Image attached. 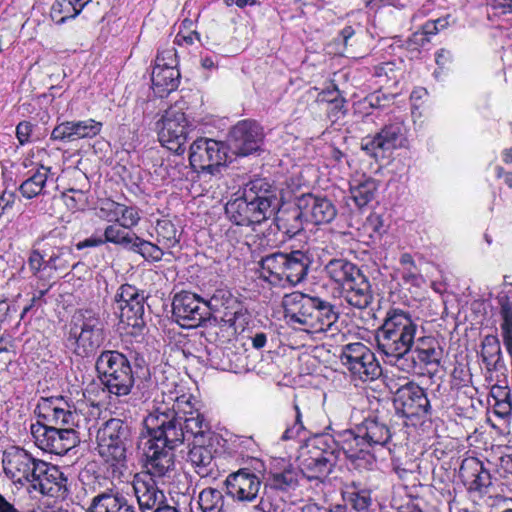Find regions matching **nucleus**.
Listing matches in <instances>:
<instances>
[{
    "instance_id": "obj_54",
    "label": "nucleus",
    "mask_w": 512,
    "mask_h": 512,
    "mask_svg": "<svg viewBox=\"0 0 512 512\" xmlns=\"http://www.w3.org/2000/svg\"><path fill=\"white\" fill-rule=\"evenodd\" d=\"M347 501L355 510L363 511L371 505V493L366 489L348 492Z\"/></svg>"
},
{
    "instance_id": "obj_34",
    "label": "nucleus",
    "mask_w": 512,
    "mask_h": 512,
    "mask_svg": "<svg viewBox=\"0 0 512 512\" xmlns=\"http://www.w3.org/2000/svg\"><path fill=\"white\" fill-rule=\"evenodd\" d=\"M498 304L503 344L512 357V297L501 294L498 296Z\"/></svg>"
},
{
    "instance_id": "obj_27",
    "label": "nucleus",
    "mask_w": 512,
    "mask_h": 512,
    "mask_svg": "<svg viewBox=\"0 0 512 512\" xmlns=\"http://www.w3.org/2000/svg\"><path fill=\"white\" fill-rule=\"evenodd\" d=\"M102 122L88 118L78 121H64L54 127L51 138L63 142L94 138L102 130Z\"/></svg>"
},
{
    "instance_id": "obj_12",
    "label": "nucleus",
    "mask_w": 512,
    "mask_h": 512,
    "mask_svg": "<svg viewBox=\"0 0 512 512\" xmlns=\"http://www.w3.org/2000/svg\"><path fill=\"white\" fill-rule=\"evenodd\" d=\"M156 127L163 146L177 154L185 151L189 124L182 104L175 103L166 109Z\"/></svg>"
},
{
    "instance_id": "obj_63",
    "label": "nucleus",
    "mask_w": 512,
    "mask_h": 512,
    "mask_svg": "<svg viewBox=\"0 0 512 512\" xmlns=\"http://www.w3.org/2000/svg\"><path fill=\"white\" fill-rule=\"evenodd\" d=\"M495 8L501 9L502 13H512V0H496Z\"/></svg>"
},
{
    "instance_id": "obj_52",
    "label": "nucleus",
    "mask_w": 512,
    "mask_h": 512,
    "mask_svg": "<svg viewBox=\"0 0 512 512\" xmlns=\"http://www.w3.org/2000/svg\"><path fill=\"white\" fill-rule=\"evenodd\" d=\"M71 251L67 248H58L53 251L46 262V266L54 270H65L69 267L68 258L71 257Z\"/></svg>"
},
{
    "instance_id": "obj_57",
    "label": "nucleus",
    "mask_w": 512,
    "mask_h": 512,
    "mask_svg": "<svg viewBox=\"0 0 512 512\" xmlns=\"http://www.w3.org/2000/svg\"><path fill=\"white\" fill-rule=\"evenodd\" d=\"M28 264L34 274L38 273L43 265V256L39 251L34 250L31 252Z\"/></svg>"
},
{
    "instance_id": "obj_7",
    "label": "nucleus",
    "mask_w": 512,
    "mask_h": 512,
    "mask_svg": "<svg viewBox=\"0 0 512 512\" xmlns=\"http://www.w3.org/2000/svg\"><path fill=\"white\" fill-rule=\"evenodd\" d=\"M97 450L111 466L124 467L133 445V429L130 422L111 418L98 428Z\"/></svg>"
},
{
    "instance_id": "obj_23",
    "label": "nucleus",
    "mask_w": 512,
    "mask_h": 512,
    "mask_svg": "<svg viewBox=\"0 0 512 512\" xmlns=\"http://www.w3.org/2000/svg\"><path fill=\"white\" fill-rule=\"evenodd\" d=\"M65 482L66 478L56 466L41 460L27 488L43 495L59 497L66 491Z\"/></svg>"
},
{
    "instance_id": "obj_29",
    "label": "nucleus",
    "mask_w": 512,
    "mask_h": 512,
    "mask_svg": "<svg viewBox=\"0 0 512 512\" xmlns=\"http://www.w3.org/2000/svg\"><path fill=\"white\" fill-rule=\"evenodd\" d=\"M188 461L200 478L215 480L218 477L219 471L213 449L204 445L203 442L194 443L188 453Z\"/></svg>"
},
{
    "instance_id": "obj_3",
    "label": "nucleus",
    "mask_w": 512,
    "mask_h": 512,
    "mask_svg": "<svg viewBox=\"0 0 512 512\" xmlns=\"http://www.w3.org/2000/svg\"><path fill=\"white\" fill-rule=\"evenodd\" d=\"M391 437L386 423L377 417H368L353 430L340 434L338 444L356 468L371 470L376 463L375 451L385 447Z\"/></svg>"
},
{
    "instance_id": "obj_48",
    "label": "nucleus",
    "mask_w": 512,
    "mask_h": 512,
    "mask_svg": "<svg viewBox=\"0 0 512 512\" xmlns=\"http://www.w3.org/2000/svg\"><path fill=\"white\" fill-rule=\"evenodd\" d=\"M399 262L401 264L403 280L414 286H420L423 283V277L416 266L413 257L409 253H403L400 256Z\"/></svg>"
},
{
    "instance_id": "obj_2",
    "label": "nucleus",
    "mask_w": 512,
    "mask_h": 512,
    "mask_svg": "<svg viewBox=\"0 0 512 512\" xmlns=\"http://www.w3.org/2000/svg\"><path fill=\"white\" fill-rule=\"evenodd\" d=\"M39 416L47 423L31 424L30 431L35 445L44 452L63 455L74 448L79 437L74 429L79 414L70 409L63 398H41L38 403Z\"/></svg>"
},
{
    "instance_id": "obj_56",
    "label": "nucleus",
    "mask_w": 512,
    "mask_h": 512,
    "mask_svg": "<svg viewBox=\"0 0 512 512\" xmlns=\"http://www.w3.org/2000/svg\"><path fill=\"white\" fill-rule=\"evenodd\" d=\"M511 410H512V404H511L510 398L505 399V400L495 401L494 406H493L494 413L501 418H505V417L509 416L511 413Z\"/></svg>"
},
{
    "instance_id": "obj_55",
    "label": "nucleus",
    "mask_w": 512,
    "mask_h": 512,
    "mask_svg": "<svg viewBox=\"0 0 512 512\" xmlns=\"http://www.w3.org/2000/svg\"><path fill=\"white\" fill-rule=\"evenodd\" d=\"M32 132V124L29 122H20L16 127V136L21 145H24L30 141Z\"/></svg>"
},
{
    "instance_id": "obj_33",
    "label": "nucleus",
    "mask_w": 512,
    "mask_h": 512,
    "mask_svg": "<svg viewBox=\"0 0 512 512\" xmlns=\"http://www.w3.org/2000/svg\"><path fill=\"white\" fill-rule=\"evenodd\" d=\"M87 512H136L123 495L103 492L95 496Z\"/></svg>"
},
{
    "instance_id": "obj_38",
    "label": "nucleus",
    "mask_w": 512,
    "mask_h": 512,
    "mask_svg": "<svg viewBox=\"0 0 512 512\" xmlns=\"http://www.w3.org/2000/svg\"><path fill=\"white\" fill-rule=\"evenodd\" d=\"M303 220H305L303 211L298 206L281 211L276 217L278 228L290 237L303 230Z\"/></svg>"
},
{
    "instance_id": "obj_17",
    "label": "nucleus",
    "mask_w": 512,
    "mask_h": 512,
    "mask_svg": "<svg viewBox=\"0 0 512 512\" xmlns=\"http://www.w3.org/2000/svg\"><path fill=\"white\" fill-rule=\"evenodd\" d=\"M189 160L194 169L216 174L227 160L226 146L213 139L199 138L190 146Z\"/></svg>"
},
{
    "instance_id": "obj_43",
    "label": "nucleus",
    "mask_w": 512,
    "mask_h": 512,
    "mask_svg": "<svg viewBox=\"0 0 512 512\" xmlns=\"http://www.w3.org/2000/svg\"><path fill=\"white\" fill-rule=\"evenodd\" d=\"M481 357L488 369L495 368L501 359L500 341L495 335L484 337L481 345Z\"/></svg>"
},
{
    "instance_id": "obj_45",
    "label": "nucleus",
    "mask_w": 512,
    "mask_h": 512,
    "mask_svg": "<svg viewBox=\"0 0 512 512\" xmlns=\"http://www.w3.org/2000/svg\"><path fill=\"white\" fill-rule=\"evenodd\" d=\"M243 196L246 203L249 204L248 209L250 211L249 214L253 224H260L275 215L276 210L270 208L266 201L258 202L255 200V196L250 192L248 193V196L244 194Z\"/></svg>"
},
{
    "instance_id": "obj_6",
    "label": "nucleus",
    "mask_w": 512,
    "mask_h": 512,
    "mask_svg": "<svg viewBox=\"0 0 512 512\" xmlns=\"http://www.w3.org/2000/svg\"><path fill=\"white\" fill-rule=\"evenodd\" d=\"M311 262L310 255L302 250L272 253L260 261L261 276L272 285L295 286L305 279Z\"/></svg>"
},
{
    "instance_id": "obj_30",
    "label": "nucleus",
    "mask_w": 512,
    "mask_h": 512,
    "mask_svg": "<svg viewBox=\"0 0 512 512\" xmlns=\"http://www.w3.org/2000/svg\"><path fill=\"white\" fill-rule=\"evenodd\" d=\"M133 488L139 506L144 512L164 506V493L158 489L154 479L137 475L133 481Z\"/></svg>"
},
{
    "instance_id": "obj_40",
    "label": "nucleus",
    "mask_w": 512,
    "mask_h": 512,
    "mask_svg": "<svg viewBox=\"0 0 512 512\" xmlns=\"http://www.w3.org/2000/svg\"><path fill=\"white\" fill-rule=\"evenodd\" d=\"M50 168L41 166L32 176L27 178L19 187L21 195L27 199L38 196L47 182Z\"/></svg>"
},
{
    "instance_id": "obj_8",
    "label": "nucleus",
    "mask_w": 512,
    "mask_h": 512,
    "mask_svg": "<svg viewBox=\"0 0 512 512\" xmlns=\"http://www.w3.org/2000/svg\"><path fill=\"white\" fill-rule=\"evenodd\" d=\"M105 339V324L96 312L91 309L75 312L67 341L77 356L85 358L94 355Z\"/></svg>"
},
{
    "instance_id": "obj_5",
    "label": "nucleus",
    "mask_w": 512,
    "mask_h": 512,
    "mask_svg": "<svg viewBox=\"0 0 512 512\" xmlns=\"http://www.w3.org/2000/svg\"><path fill=\"white\" fill-rule=\"evenodd\" d=\"M418 329V319L409 312L399 308L387 311L376 340L379 351L389 364L397 366L401 358L409 356L408 352L418 338Z\"/></svg>"
},
{
    "instance_id": "obj_21",
    "label": "nucleus",
    "mask_w": 512,
    "mask_h": 512,
    "mask_svg": "<svg viewBox=\"0 0 512 512\" xmlns=\"http://www.w3.org/2000/svg\"><path fill=\"white\" fill-rule=\"evenodd\" d=\"M174 53L168 50L159 54L151 74L152 89L159 97H164L176 90L179 85L180 73L173 64Z\"/></svg>"
},
{
    "instance_id": "obj_60",
    "label": "nucleus",
    "mask_w": 512,
    "mask_h": 512,
    "mask_svg": "<svg viewBox=\"0 0 512 512\" xmlns=\"http://www.w3.org/2000/svg\"><path fill=\"white\" fill-rule=\"evenodd\" d=\"M496 177L499 179H503L505 185L512 189V172L506 171L503 167L497 166L495 168Z\"/></svg>"
},
{
    "instance_id": "obj_28",
    "label": "nucleus",
    "mask_w": 512,
    "mask_h": 512,
    "mask_svg": "<svg viewBox=\"0 0 512 512\" xmlns=\"http://www.w3.org/2000/svg\"><path fill=\"white\" fill-rule=\"evenodd\" d=\"M459 475L470 491L484 492L491 485V475L483 463L474 457L462 461Z\"/></svg>"
},
{
    "instance_id": "obj_50",
    "label": "nucleus",
    "mask_w": 512,
    "mask_h": 512,
    "mask_svg": "<svg viewBox=\"0 0 512 512\" xmlns=\"http://www.w3.org/2000/svg\"><path fill=\"white\" fill-rule=\"evenodd\" d=\"M140 219L141 216L136 207L121 204L117 223L122 224V227L132 229L138 225Z\"/></svg>"
},
{
    "instance_id": "obj_16",
    "label": "nucleus",
    "mask_w": 512,
    "mask_h": 512,
    "mask_svg": "<svg viewBox=\"0 0 512 512\" xmlns=\"http://www.w3.org/2000/svg\"><path fill=\"white\" fill-rule=\"evenodd\" d=\"M41 460L20 447H10L2 457L3 471L13 484L27 487Z\"/></svg>"
},
{
    "instance_id": "obj_37",
    "label": "nucleus",
    "mask_w": 512,
    "mask_h": 512,
    "mask_svg": "<svg viewBox=\"0 0 512 512\" xmlns=\"http://www.w3.org/2000/svg\"><path fill=\"white\" fill-rule=\"evenodd\" d=\"M91 0H55L51 7V18L62 25L68 19L75 18Z\"/></svg>"
},
{
    "instance_id": "obj_20",
    "label": "nucleus",
    "mask_w": 512,
    "mask_h": 512,
    "mask_svg": "<svg viewBox=\"0 0 512 512\" xmlns=\"http://www.w3.org/2000/svg\"><path fill=\"white\" fill-rule=\"evenodd\" d=\"M145 296L135 286L123 284L115 294V311L120 322L136 327L144 314Z\"/></svg>"
},
{
    "instance_id": "obj_13",
    "label": "nucleus",
    "mask_w": 512,
    "mask_h": 512,
    "mask_svg": "<svg viewBox=\"0 0 512 512\" xmlns=\"http://www.w3.org/2000/svg\"><path fill=\"white\" fill-rule=\"evenodd\" d=\"M340 359L354 379L362 382L377 379L382 369L372 350L361 342L346 344L342 347Z\"/></svg>"
},
{
    "instance_id": "obj_26",
    "label": "nucleus",
    "mask_w": 512,
    "mask_h": 512,
    "mask_svg": "<svg viewBox=\"0 0 512 512\" xmlns=\"http://www.w3.org/2000/svg\"><path fill=\"white\" fill-rule=\"evenodd\" d=\"M298 207L304 218L313 224H327L335 219L337 209L330 199L312 193L298 197Z\"/></svg>"
},
{
    "instance_id": "obj_59",
    "label": "nucleus",
    "mask_w": 512,
    "mask_h": 512,
    "mask_svg": "<svg viewBox=\"0 0 512 512\" xmlns=\"http://www.w3.org/2000/svg\"><path fill=\"white\" fill-rule=\"evenodd\" d=\"M105 243H106V241H105L104 236H91V237L85 239L84 241L79 242L77 247H78V249H83L86 247L101 246Z\"/></svg>"
},
{
    "instance_id": "obj_35",
    "label": "nucleus",
    "mask_w": 512,
    "mask_h": 512,
    "mask_svg": "<svg viewBox=\"0 0 512 512\" xmlns=\"http://www.w3.org/2000/svg\"><path fill=\"white\" fill-rule=\"evenodd\" d=\"M377 189L378 182L365 175L354 179L350 184L351 197L360 208L368 205L374 199Z\"/></svg>"
},
{
    "instance_id": "obj_25",
    "label": "nucleus",
    "mask_w": 512,
    "mask_h": 512,
    "mask_svg": "<svg viewBox=\"0 0 512 512\" xmlns=\"http://www.w3.org/2000/svg\"><path fill=\"white\" fill-rule=\"evenodd\" d=\"M262 138V129L256 122L243 120L231 129L229 143L235 154L246 156L258 149Z\"/></svg>"
},
{
    "instance_id": "obj_49",
    "label": "nucleus",
    "mask_w": 512,
    "mask_h": 512,
    "mask_svg": "<svg viewBox=\"0 0 512 512\" xmlns=\"http://www.w3.org/2000/svg\"><path fill=\"white\" fill-rule=\"evenodd\" d=\"M130 249L140 254L146 260L151 261H160L164 255L162 249L156 244L146 241L138 236L133 239V244Z\"/></svg>"
},
{
    "instance_id": "obj_10",
    "label": "nucleus",
    "mask_w": 512,
    "mask_h": 512,
    "mask_svg": "<svg viewBox=\"0 0 512 512\" xmlns=\"http://www.w3.org/2000/svg\"><path fill=\"white\" fill-rule=\"evenodd\" d=\"M150 439L144 448L145 468L149 478L162 480L171 479L175 471L174 449L179 445H172L162 437H158L154 427H146Z\"/></svg>"
},
{
    "instance_id": "obj_32",
    "label": "nucleus",
    "mask_w": 512,
    "mask_h": 512,
    "mask_svg": "<svg viewBox=\"0 0 512 512\" xmlns=\"http://www.w3.org/2000/svg\"><path fill=\"white\" fill-rule=\"evenodd\" d=\"M343 289L345 301L357 309H365L373 301L374 296L371 285L363 273L353 280L351 284L343 287Z\"/></svg>"
},
{
    "instance_id": "obj_9",
    "label": "nucleus",
    "mask_w": 512,
    "mask_h": 512,
    "mask_svg": "<svg viewBox=\"0 0 512 512\" xmlns=\"http://www.w3.org/2000/svg\"><path fill=\"white\" fill-rule=\"evenodd\" d=\"M95 368L101 383L110 396L124 397L134 386L132 367L127 357L114 350H106L98 356Z\"/></svg>"
},
{
    "instance_id": "obj_61",
    "label": "nucleus",
    "mask_w": 512,
    "mask_h": 512,
    "mask_svg": "<svg viewBox=\"0 0 512 512\" xmlns=\"http://www.w3.org/2000/svg\"><path fill=\"white\" fill-rule=\"evenodd\" d=\"M451 59V53L445 49H440L437 53H436V63L440 66V67H445L446 64L450 61Z\"/></svg>"
},
{
    "instance_id": "obj_42",
    "label": "nucleus",
    "mask_w": 512,
    "mask_h": 512,
    "mask_svg": "<svg viewBox=\"0 0 512 512\" xmlns=\"http://www.w3.org/2000/svg\"><path fill=\"white\" fill-rule=\"evenodd\" d=\"M198 503L203 512H229L222 492L215 488H205L199 493Z\"/></svg>"
},
{
    "instance_id": "obj_39",
    "label": "nucleus",
    "mask_w": 512,
    "mask_h": 512,
    "mask_svg": "<svg viewBox=\"0 0 512 512\" xmlns=\"http://www.w3.org/2000/svg\"><path fill=\"white\" fill-rule=\"evenodd\" d=\"M294 422L293 424L287 425L284 433L281 436V439L284 441L293 440L300 437L305 431H309L310 433H317L315 426L310 422L309 416L311 411H305V415L307 417V424L305 425L303 422L304 412L301 410L300 406L297 403H294Z\"/></svg>"
},
{
    "instance_id": "obj_62",
    "label": "nucleus",
    "mask_w": 512,
    "mask_h": 512,
    "mask_svg": "<svg viewBox=\"0 0 512 512\" xmlns=\"http://www.w3.org/2000/svg\"><path fill=\"white\" fill-rule=\"evenodd\" d=\"M0 512H21L0 493Z\"/></svg>"
},
{
    "instance_id": "obj_36",
    "label": "nucleus",
    "mask_w": 512,
    "mask_h": 512,
    "mask_svg": "<svg viewBox=\"0 0 512 512\" xmlns=\"http://www.w3.org/2000/svg\"><path fill=\"white\" fill-rule=\"evenodd\" d=\"M249 192L255 196V200L258 202L266 201L270 208L278 210L279 202L276 189L266 179L257 178L248 182L243 189V194L248 196Z\"/></svg>"
},
{
    "instance_id": "obj_46",
    "label": "nucleus",
    "mask_w": 512,
    "mask_h": 512,
    "mask_svg": "<svg viewBox=\"0 0 512 512\" xmlns=\"http://www.w3.org/2000/svg\"><path fill=\"white\" fill-rule=\"evenodd\" d=\"M269 485L273 489L288 491L298 485V472L294 468H286L282 472L272 473Z\"/></svg>"
},
{
    "instance_id": "obj_19",
    "label": "nucleus",
    "mask_w": 512,
    "mask_h": 512,
    "mask_svg": "<svg viewBox=\"0 0 512 512\" xmlns=\"http://www.w3.org/2000/svg\"><path fill=\"white\" fill-rule=\"evenodd\" d=\"M226 494L240 503L254 502L262 487L261 477L248 468L230 473L225 482Z\"/></svg>"
},
{
    "instance_id": "obj_47",
    "label": "nucleus",
    "mask_w": 512,
    "mask_h": 512,
    "mask_svg": "<svg viewBox=\"0 0 512 512\" xmlns=\"http://www.w3.org/2000/svg\"><path fill=\"white\" fill-rule=\"evenodd\" d=\"M157 240L166 248L175 247L179 243L180 234L170 220H159L156 225Z\"/></svg>"
},
{
    "instance_id": "obj_24",
    "label": "nucleus",
    "mask_w": 512,
    "mask_h": 512,
    "mask_svg": "<svg viewBox=\"0 0 512 512\" xmlns=\"http://www.w3.org/2000/svg\"><path fill=\"white\" fill-rule=\"evenodd\" d=\"M436 344L435 339L432 337H418L408 352L409 356L401 358L396 367L401 371L411 373L415 371L418 365L437 364L440 353L436 349Z\"/></svg>"
},
{
    "instance_id": "obj_11",
    "label": "nucleus",
    "mask_w": 512,
    "mask_h": 512,
    "mask_svg": "<svg viewBox=\"0 0 512 512\" xmlns=\"http://www.w3.org/2000/svg\"><path fill=\"white\" fill-rule=\"evenodd\" d=\"M209 317L216 313L215 319H219L222 327L227 329L229 336L244 331L248 324L249 316L242 303L226 289H217L207 301Z\"/></svg>"
},
{
    "instance_id": "obj_4",
    "label": "nucleus",
    "mask_w": 512,
    "mask_h": 512,
    "mask_svg": "<svg viewBox=\"0 0 512 512\" xmlns=\"http://www.w3.org/2000/svg\"><path fill=\"white\" fill-rule=\"evenodd\" d=\"M284 316L292 325H300L308 333L336 331L338 313L334 306L319 297L292 292L282 299Z\"/></svg>"
},
{
    "instance_id": "obj_1",
    "label": "nucleus",
    "mask_w": 512,
    "mask_h": 512,
    "mask_svg": "<svg viewBox=\"0 0 512 512\" xmlns=\"http://www.w3.org/2000/svg\"><path fill=\"white\" fill-rule=\"evenodd\" d=\"M144 424L154 427L158 437L172 445L183 444L189 436L194 438V443L204 442V435L209 430L204 416L194 407L191 395L164 392L154 398Z\"/></svg>"
},
{
    "instance_id": "obj_58",
    "label": "nucleus",
    "mask_w": 512,
    "mask_h": 512,
    "mask_svg": "<svg viewBox=\"0 0 512 512\" xmlns=\"http://www.w3.org/2000/svg\"><path fill=\"white\" fill-rule=\"evenodd\" d=\"M491 396L495 401L505 400L510 398V390L507 386L494 385L490 390Z\"/></svg>"
},
{
    "instance_id": "obj_14",
    "label": "nucleus",
    "mask_w": 512,
    "mask_h": 512,
    "mask_svg": "<svg viewBox=\"0 0 512 512\" xmlns=\"http://www.w3.org/2000/svg\"><path fill=\"white\" fill-rule=\"evenodd\" d=\"M406 129L402 122L385 125L374 135H367L361 140V149L376 160L389 158L392 153L405 146Z\"/></svg>"
},
{
    "instance_id": "obj_64",
    "label": "nucleus",
    "mask_w": 512,
    "mask_h": 512,
    "mask_svg": "<svg viewBox=\"0 0 512 512\" xmlns=\"http://www.w3.org/2000/svg\"><path fill=\"white\" fill-rule=\"evenodd\" d=\"M266 341H267L266 335L263 333L256 334L252 340L253 346L257 349L264 347L266 344Z\"/></svg>"
},
{
    "instance_id": "obj_18",
    "label": "nucleus",
    "mask_w": 512,
    "mask_h": 512,
    "mask_svg": "<svg viewBox=\"0 0 512 512\" xmlns=\"http://www.w3.org/2000/svg\"><path fill=\"white\" fill-rule=\"evenodd\" d=\"M172 308L177 322L183 327L195 328L210 319L208 302L191 292L176 294Z\"/></svg>"
},
{
    "instance_id": "obj_31",
    "label": "nucleus",
    "mask_w": 512,
    "mask_h": 512,
    "mask_svg": "<svg viewBox=\"0 0 512 512\" xmlns=\"http://www.w3.org/2000/svg\"><path fill=\"white\" fill-rule=\"evenodd\" d=\"M324 273L334 284L345 287L362 274V271L346 258L333 257L326 262Z\"/></svg>"
},
{
    "instance_id": "obj_22",
    "label": "nucleus",
    "mask_w": 512,
    "mask_h": 512,
    "mask_svg": "<svg viewBox=\"0 0 512 512\" xmlns=\"http://www.w3.org/2000/svg\"><path fill=\"white\" fill-rule=\"evenodd\" d=\"M394 404L397 411L406 417L420 416L430 409L425 391L414 382H407L397 389Z\"/></svg>"
},
{
    "instance_id": "obj_15",
    "label": "nucleus",
    "mask_w": 512,
    "mask_h": 512,
    "mask_svg": "<svg viewBox=\"0 0 512 512\" xmlns=\"http://www.w3.org/2000/svg\"><path fill=\"white\" fill-rule=\"evenodd\" d=\"M323 440L315 445L302 449L298 456L299 467L308 479H322L332 471L340 455V451L326 449Z\"/></svg>"
},
{
    "instance_id": "obj_44",
    "label": "nucleus",
    "mask_w": 512,
    "mask_h": 512,
    "mask_svg": "<svg viewBox=\"0 0 512 512\" xmlns=\"http://www.w3.org/2000/svg\"><path fill=\"white\" fill-rule=\"evenodd\" d=\"M126 228L122 227V224L115 222L114 224L108 225L104 229V238L106 243H112L115 245L123 246L125 248H131L133 239L136 238L135 233H129L125 231Z\"/></svg>"
},
{
    "instance_id": "obj_41",
    "label": "nucleus",
    "mask_w": 512,
    "mask_h": 512,
    "mask_svg": "<svg viewBox=\"0 0 512 512\" xmlns=\"http://www.w3.org/2000/svg\"><path fill=\"white\" fill-rule=\"evenodd\" d=\"M248 205L244 196L232 199L225 205V213L227 217L239 226L253 225L252 219L249 214Z\"/></svg>"
},
{
    "instance_id": "obj_53",
    "label": "nucleus",
    "mask_w": 512,
    "mask_h": 512,
    "mask_svg": "<svg viewBox=\"0 0 512 512\" xmlns=\"http://www.w3.org/2000/svg\"><path fill=\"white\" fill-rule=\"evenodd\" d=\"M121 203L111 199L101 200L99 204V217L108 222H117Z\"/></svg>"
},
{
    "instance_id": "obj_51",
    "label": "nucleus",
    "mask_w": 512,
    "mask_h": 512,
    "mask_svg": "<svg viewBox=\"0 0 512 512\" xmlns=\"http://www.w3.org/2000/svg\"><path fill=\"white\" fill-rule=\"evenodd\" d=\"M66 206L71 210H83L88 203L85 192L77 189H69L63 194Z\"/></svg>"
}]
</instances>
